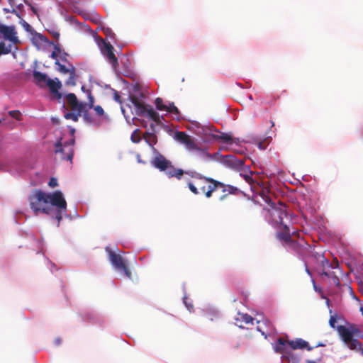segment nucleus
I'll use <instances>...</instances> for the list:
<instances>
[{
  "label": "nucleus",
  "mask_w": 363,
  "mask_h": 363,
  "mask_svg": "<svg viewBox=\"0 0 363 363\" xmlns=\"http://www.w3.org/2000/svg\"><path fill=\"white\" fill-rule=\"evenodd\" d=\"M28 201L35 216L40 213L50 215L57 220L58 224L67 213V202L60 191L47 194L41 190H35Z\"/></svg>",
  "instance_id": "1"
},
{
  "label": "nucleus",
  "mask_w": 363,
  "mask_h": 363,
  "mask_svg": "<svg viewBox=\"0 0 363 363\" xmlns=\"http://www.w3.org/2000/svg\"><path fill=\"white\" fill-rule=\"evenodd\" d=\"M325 345V344H323V343H318L315 345V347H324Z\"/></svg>",
  "instance_id": "52"
},
{
  "label": "nucleus",
  "mask_w": 363,
  "mask_h": 363,
  "mask_svg": "<svg viewBox=\"0 0 363 363\" xmlns=\"http://www.w3.org/2000/svg\"><path fill=\"white\" fill-rule=\"evenodd\" d=\"M129 99H130L131 104H133V106L135 107V110L144 104L143 101L140 99L135 95H130Z\"/></svg>",
  "instance_id": "26"
},
{
  "label": "nucleus",
  "mask_w": 363,
  "mask_h": 363,
  "mask_svg": "<svg viewBox=\"0 0 363 363\" xmlns=\"http://www.w3.org/2000/svg\"><path fill=\"white\" fill-rule=\"evenodd\" d=\"M206 184H203L202 186H200V191L202 194H203L206 196Z\"/></svg>",
  "instance_id": "47"
},
{
  "label": "nucleus",
  "mask_w": 363,
  "mask_h": 363,
  "mask_svg": "<svg viewBox=\"0 0 363 363\" xmlns=\"http://www.w3.org/2000/svg\"><path fill=\"white\" fill-rule=\"evenodd\" d=\"M9 4L13 6L15 4V0H8Z\"/></svg>",
  "instance_id": "51"
},
{
  "label": "nucleus",
  "mask_w": 363,
  "mask_h": 363,
  "mask_svg": "<svg viewBox=\"0 0 363 363\" xmlns=\"http://www.w3.org/2000/svg\"><path fill=\"white\" fill-rule=\"evenodd\" d=\"M121 111L123 114H125V110L123 108H121Z\"/></svg>",
  "instance_id": "60"
},
{
  "label": "nucleus",
  "mask_w": 363,
  "mask_h": 363,
  "mask_svg": "<svg viewBox=\"0 0 363 363\" xmlns=\"http://www.w3.org/2000/svg\"><path fill=\"white\" fill-rule=\"evenodd\" d=\"M56 80L57 81L55 82L53 79H49L45 86H48L50 91L55 94L57 98L60 99H61L62 95L58 90L61 88L62 84L57 79H56Z\"/></svg>",
  "instance_id": "20"
},
{
  "label": "nucleus",
  "mask_w": 363,
  "mask_h": 363,
  "mask_svg": "<svg viewBox=\"0 0 363 363\" xmlns=\"http://www.w3.org/2000/svg\"><path fill=\"white\" fill-rule=\"evenodd\" d=\"M306 363H316V362L313 360H307Z\"/></svg>",
  "instance_id": "55"
},
{
  "label": "nucleus",
  "mask_w": 363,
  "mask_h": 363,
  "mask_svg": "<svg viewBox=\"0 0 363 363\" xmlns=\"http://www.w3.org/2000/svg\"><path fill=\"white\" fill-rule=\"evenodd\" d=\"M67 54L65 52H61V54L59 55V57H60V60L64 62H68V60H67Z\"/></svg>",
  "instance_id": "43"
},
{
  "label": "nucleus",
  "mask_w": 363,
  "mask_h": 363,
  "mask_svg": "<svg viewBox=\"0 0 363 363\" xmlns=\"http://www.w3.org/2000/svg\"><path fill=\"white\" fill-rule=\"evenodd\" d=\"M146 125H147L146 123H143V127H146Z\"/></svg>",
  "instance_id": "61"
},
{
  "label": "nucleus",
  "mask_w": 363,
  "mask_h": 363,
  "mask_svg": "<svg viewBox=\"0 0 363 363\" xmlns=\"http://www.w3.org/2000/svg\"><path fill=\"white\" fill-rule=\"evenodd\" d=\"M218 189H221L223 193V194L219 197L220 201L225 200L230 194L237 195L240 192L237 187L230 184H225L223 182H220V186L218 185Z\"/></svg>",
  "instance_id": "17"
},
{
  "label": "nucleus",
  "mask_w": 363,
  "mask_h": 363,
  "mask_svg": "<svg viewBox=\"0 0 363 363\" xmlns=\"http://www.w3.org/2000/svg\"><path fill=\"white\" fill-rule=\"evenodd\" d=\"M145 116H146L150 120L153 121L157 125L161 124L162 119H164L163 116H160L159 113L155 111L151 106L148 108Z\"/></svg>",
  "instance_id": "22"
},
{
  "label": "nucleus",
  "mask_w": 363,
  "mask_h": 363,
  "mask_svg": "<svg viewBox=\"0 0 363 363\" xmlns=\"http://www.w3.org/2000/svg\"><path fill=\"white\" fill-rule=\"evenodd\" d=\"M241 318L242 320L245 322L246 324L252 323L253 322V318L247 314H242Z\"/></svg>",
  "instance_id": "37"
},
{
  "label": "nucleus",
  "mask_w": 363,
  "mask_h": 363,
  "mask_svg": "<svg viewBox=\"0 0 363 363\" xmlns=\"http://www.w3.org/2000/svg\"><path fill=\"white\" fill-rule=\"evenodd\" d=\"M336 322H337L336 315H331L329 319V325H330V327L333 328H335Z\"/></svg>",
  "instance_id": "39"
},
{
  "label": "nucleus",
  "mask_w": 363,
  "mask_h": 363,
  "mask_svg": "<svg viewBox=\"0 0 363 363\" xmlns=\"http://www.w3.org/2000/svg\"><path fill=\"white\" fill-rule=\"evenodd\" d=\"M175 139L183 144L189 151H192L197 148L198 144L194 138L187 135L184 132L177 131L175 133Z\"/></svg>",
  "instance_id": "10"
},
{
  "label": "nucleus",
  "mask_w": 363,
  "mask_h": 363,
  "mask_svg": "<svg viewBox=\"0 0 363 363\" xmlns=\"http://www.w3.org/2000/svg\"><path fill=\"white\" fill-rule=\"evenodd\" d=\"M70 133H71V135L73 136V135H74V133H75V130H74V128H71V129H70Z\"/></svg>",
  "instance_id": "53"
},
{
  "label": "nucleus",
  "mask_w": 363,
  "mask_h": 363,
  "mask_svg": "<svg viewBox=\"0 0 363 363\" xmlns=\"http://www.w3.org/2000/svg\"><path fill=\"white\" fill-rule=\"evenodd\" d=\"M60 54H61V49L58 45H55V50L51 53L50 57L55 59L56 61Z\"/></svg>",
  "instance_id": "35"
},
{
  "label": "nucleus",
  "mask_w": 363,
  "mask_h": 363,
  "mask_svg": "<svg viewBox=\"0 0 363 363\" xmlns=\"http://www.w3.org/2000/svg\"><path fill=\"white\" fill-rule=\"evenodd\" d=\"M113 99H114V100L116 101H117L118 103H121V96L119 95V94L116 91H114Z\"/></svg>",
  "instance_id": "44"
},
{
  "label": "nucleus",
  "mask_w": 363,
  "mask_h": 363,
  "mask_svg": "<svg viewBox=\"0 0 363 363\" xmlns=\"http://www.w3.org/2000/svg\"><path fill=\"white\" fill-rule=\"evenodd\" d=\"M58 66L57 70L63 74H69L71 72L72 65H69V67H66L64 65L60 63L59 60H57L55 62Z\"/></svg>",
  "instance_id": "28"
},
{
  "label": "nucleus",
  "mask_w": 363,
  "mask_h": 363,
  "mask_svg": "<svg viewBox=\"0 0 363 363\" xmlns=\"http://www.w3.org/2000/svg\"><path fill=\"white\" fill-rule=\"evenodd\" d=\"M57 180L54 177H52L48 182V185L52 188L57 186Z\"/></svg>",
  "instance_id": "42"
},
{
  "label": "nucleus",
  "mask_w": 363,
  "mask_h": 363,
  "mask_svg": "<svg viewBox=\"0 0 363 363\" xmlns=\"http://www.w3.org/2000/svg\"><path fill=\"white\" fill-rule=\"evenodd\" d=\"M11 11L9 9H7V8H4L3 9V11L4 13H11Z\"/></svg>",
  "instance_id": "50"
},
{
  "label": "nucleus",
  "mask_w": 363,
  "mask_h": 363,
  "mask_svg": "<svg viewBox=\"0 0 363 363\" xmlns=\"http://www.w3.org/2000/svg\"><path fill=\"white\" fill-rule=\"evenodd\" d=\"M52 36L56 39L58 40L60 38V33L57 31H52Z\"/></svg>",
  "instance_id": "48"
},
{
  "label": "nucleus",
  "mask_w": 363,
  "mask_h": 363,
  "mask_svg": "<svg viewBox=\"0 0 363 363\" xmlns=\"http://www.w3.org/2000/svg\"><path fill=\"white\" fill-rule=\"evenodd\" d=\"M244 178L247 182H250L251 181H252V178L250 175H245Z\"/></svg>",
  "instance_id": "49"
},
{
  "label": "nucleus",
  "mask_w": 363,
  "mask_h": 363,
  "mask_svg": "<svg viewBox=\"0 0 363 363\" xmlns=\"http://www.w3.org/2000/svg\"><path fill=\"white\" fill-rule=\"evenodd\" d=\"M75 143L74 138L70 139L68 142H65L62 145L61 140L55 144V154L60 155V159L72 162L74 156V145Z\"/></svg>",
  "instance_id": "7"
},
{
  "label": "nucleus",
  "mask_w": 363,
  "mask_h": 363,
  "mask_svg": "<svg viewBox=\"0 0 363 363\" xmlns=\"http://www.w3.org/2000/svg\"><path fill=\"white\" fill-rule=\"evenodd\" d=\"M238 347H239V345L237 344L236 346H235V348H238Z\"/></svg>",
  "instance_id": "62"
},
{
  "label": "nucleus",
  "mask_w": 363,
  "mask_h": 363,
  "mask_svg": "<svg viewBox=\"0 0 363 363\" xmlns=\"http://www.w3.org/2000/svg\"><path fill=\"white\" fill-rule=\"evenodd\" d=\"M20 23L27 32H31L33 30L31 26L25 21L23 18L21 19Z\"/></svg>",
  "instance_id": "36"
},
{
  "label": "nucleus",
  "mask_w": 363,
  "mask_h": 363,
  "mask_svg": "<svg viewBox=\"0 0 363 363\" xmlns=\"http://www.w3.org/2000/svg\"><path fill=\"white\" fill-rule=\"evenodd\" d=\"M284 245L286 247H288L292 250L298 252L301 250V244L296 240H294L291 238L289 241H287L285 244H284Z\"/></svg>",
  "instance_id": "25"
},
{
  "label": "nucleus",
  "mask_w": 363,
  "mask_h": 363,
  "mask_svg": "<svg viewBox=\"0 0 363 363\" xmlns=\"http://www.w3.org/2000/svg\"><path fill=\"white\" fill-rule=\"evenodd\" d=\"M149 107L150 106H147L144 103L143 105H141V106L135 110L136 115L138 116H145V113L147 112Z\"/></svg>",
  "instance_id": "30"
},
{
  "label": "nucleus",
  "mask_w": 363,
  "mask_h": 363,
  "mask_svg": "<svg viewBox=\"0 0 363 363\" xmlns=\"http://www.w3.org/2000/svg\"><path fill=\"white\" fill-rule=\"evenodd\" d=\"M194 155L196 158L202 162H209L214 159V157L210 154L206 149L201 148L199 145L194 150Z\"/></svg>",
  "instance_id": "18"
},
{
  "label": "nucleus",
  "mask_w": 363,
  "mask_h": 363,
  "mask_svg": "<svg viewBox=\"0 0 363 363\" xmlns=\"http://www.w3.org/2000/svg\"><path fill=\"white\" fill-rule=\"evenodd\" d=\"M82 90L84 92H86V90L85 89L84 86H82Z\"/></svg>",
  "instance_id": "56"
},
{
  "label": "nucleus",
  "mask_w": 363,
  "mask_h": 363,
  "mask_svg": "<svg viewBox=\"0 0 363 363\" xmlns=\"http://www.w3.org/2000/svg\"><path fill=\"white\" fill-rule=\"evenodd\" d=\"M337 330L343 342L350 349L355 350L358 346H360L361 343L357 339L353 338L354 336H359L361 333L357 325H339L337 327Z\"/></svg>",
  "instance_id": "4"
},
{
  "label": "nucleus",
  "mask_w": 363,
  "mask_h": 363,
  "mask_svg": "<svg viewBox=\"0 0 363 363\" xmlns=\"http://www.w3.org/2000/svg\"><path fill=\"white\" fill-rule=\"evenodd\" d=\"M69 74V77L67 79L66 84L67 85L75 86L76 85V69L74 66H72V70Z\"/></svg>",
  "instance_id": "27"
},
{
  "label": "nucleus",
  "mask_w": 363,
  "mask_h": 363,
  "mask_svg": "<svg viewBox=\"0 0 363 363\" xmlns=\"http://www.w3.org/2000/svg\"><path fill=\"white\" fill-rule=\"evenodd\" d=\"M362 354L363 355V348L362 349Z\"/></svg>",
  "instance_id": "63"
},
{
  "label": "nucleus",
  "mask_w": 363,
  "mask_h": 363,
  "mask_svg": "<svg viewBox=\"0 0 363 363\" xmlns=\"http://www.w3.org/2000/svg\"><path fill=\"white\" fill-rule=\"evenodd\" d=\"M187 186L191 192H192L195 195H198L200 194V191H199L198 188L196 186V185L200 186H202L203 184L201 181L197 179H193V181L186 180Z\"/></svg>",
  "instance_id": "24"
},
{
  "label": "nucleus",
  "mask_w": 363,
  "mask_h": 363,
  "mask_svg": "<svg viewBox=\"0 0 363 363\" xmlns=\"http://www.w3.org/2000/svg\"><path fill=\"white\" fill-rule=\"evenodd\" d=\"M17 7L19 10H21V9L23 7V4H19L17 6Z\"/></svg>",
  "instance_id": "54"
},
{
  "label": "nucleus",
  "mask_w": 363,
  "mask_h": 363,
  "mask_svg": "<svg viewBox=\"0 0 363 363\" xmlns=\"http://www.w3.org/2000/svg\"><path fill=\"white\" fill-rule=\"evenodd\" d=\"M82 113H83V117H84V118L86 121H88V122H91L92 121L91 117L90 116V115L88 113L87 110H86V107L84 108V111Z\"/></svg>",
  "instance_id": "41"
},
{
  "label": "nucleus",
  "mask_w": 363,
  "mask_h": 363,
  "mask_svg": "<svg viewBox=\"0 0 363 363\" xmlns=\"http://www.w3.org/2000/svg\"><path fill=\"white\" fill-rule=\"evenodd\" d=\"M113 50L114 48L110 43H104V46L101 48L103 55L106 57L108 62L111 64L112 67L116 69L118 67V63Z\"/></svg>",
  "instance_id": "14"
},
{
  "label": "nucleus",
  "mask_w": 363,
  "mask_h": 363,
  "mask_svg": "<svg viewBox=\"0 0 363 363\" xmlns=\"http://www.w3.org/2000/svg\"><path fill=\"white\" fill-rule=\"evenodd\" d=\"M0 35L5 40H9L13 44H17L19 42L13 26H6L0 23Z\"/></svg>",
  "instance_id": "12"
},
{
  "label": "nucleus",
  "mask_w": 363,
  "mask_h": 363,
  "mask_svg": "<svg viewBox=\"0 0 363 363\" xmlns=\"http://www.w3.org/2000/svg\"><path fill=\"white\" fill-rule=\"evenodd\" d=\"M35 38L39 40L41 43H48V38L45 35H43V34H40V33H37L35 35Z\"/></svg>",
  "instance_id": "40"
},
{
  "label": "nucleus",
  "mask_w": 363,
  "mask_h": 363,
  "mask_svg": "<svg viewBox=\"0 0 363 363\" xmlns=\"http://www.w3.org/2000/svg\"><path fill=\"white\" fill-rule=\"evenodd\" d=\"M287 345L292 350L306 349L308 351H311L313 349V347L309 346L308 342L301 338L286 340L283 337H279L274 346V350L276 352L282 354L284 363H286V361L289 362L291 359H295L294 355L288 350Z\"/></svg>",
  "instance_id": "2"
},
{
  "label": "nucleus",
  "mask_w": 363,
  "mask_h": 363,
  "mask_svg": "<svg viewBox=\"0 0 363 363\" xmlns=\"http://www.w3.org/2000/svg\"><path fill=\"white\" fill-rule=\"evenodd\" d=\"M143 138L146 141V143L155 151L157 150L155 149L154 145L157 142V135L153 133H149L146 132L143 135Z\"/></svg>",
  "instance_id": "23"
},
{
  "label": "nucleus",
  "mask_w": 363,
  "mask_h": 363,
  "mask_svg": "<svg viewBox=\"0 0 363 363\" xmlns=\"http://www.w3.org/2000/svg\"><path fill=\"white\" fill-rule=\"evenodd\" d=\"M164 172H165L166 175L169 178L174 177L178 180L182 179V178L184 175H187L191 178L192 174H191V173L195 172V171H191V170L184 171L182 169L176 168L172 164V162L168 165V168H167Z\"/></svg>",
  "instance_id": "13"
},
{
  "label": "nucleus",
  "mask_w": 363,
  "mask_h": 363,
  "mask_svg": "<svg viewBox=\"0 0 363 363\" xmlns=\"http://www.w3.org/2000/svg\"><path fill=\"white\" fill-rule=\"evenodd\" d=\"M11 13H13L14 15H16L18 18H19L20 19L22 18V16L21 15V13L19 12H18L15 9H13L11 11Z\"/></svg>",
  "instance_id": "46"
},
{
  "label": "nucleus",
  "mask_w": 363,
  "mask_h": 363,
  "mask_svg": "<svg viewBox=\"0 0 363 363\" xmlns=\"http://www.w3.org/2000/svg\"><path fill=\"white\" fill-rule=\"evenodd\" d=\"M86 94L88 97V103L86 104V106H88L89 108H92L94 107V98L90 89H86Z\"/></svg>",
  "instance_id": "32"
},
{
  "label": "nucleus",
  "mask_w": 363,
  "mask_h": 363,
  "mask_svg": "<svg viewBox=\"0 0 363 363\" xmlns=\"http://www.w3.org/2000/svg\"><path fill=\"white\" fill-rule=\"evenodd\" d=\"M282 230L278 232L276 235L277 238L282 242V244H285L289 241L292 236L295 235V233L291 234L289 228L286 225H281Z\"/></svg>",
  "instance_id": "19"
},
{
  "label": "nucleus",
  "mask_w": 363,
  "mask_h": 363,
  "mask_svg": "<svg viewBox=\"0 0 363 363\" xmlns=\"http://www.w3.org/2000/svg\"><path fill=\"white\" fill-rule=\"evenodd\" d=\"M9 116H11L12 118L18 120V121H21L22 120V114L21 113L18 111V110H13V111H10L9 112Z\"/></svg>",
  "instance_id": "34"
},
{
  "label": "nucleus",
  "mask_w": 363,
  "mask_h": 363,
  "mask_svg": "<svg viewBox=\"0 0 363 363\" xmlns=\"http://www.w3.org/2000/svg\"><path fill=\"white\" fill-rule=\"evenodd\" d=\"M221 162L225 166L235 169H240L245 163L243 160L238 159L233 155L223 156Z\"/></svg>",
  "instance_id": "15"
},
{
  "label": "nucleus",
  "mask_w": 363,
  "mask_h": 363,
  "mask_svg": "<svg viewBox=\"0 0 363 363\" xmlns=\"http://www.w3.org/2000/svg\"><path fill=\"white\" fill-rule=\"evenodd\" d=\"M191 174V179L199 180L203 184H208L206 189V197L208 199L211 198L213 196V193L218 189V185L220 186V182L217 181L211 177L203 176L196 172Z\"/></svg>",
  "instance_id": "8"
},
{
  "label": "nucleus",
  "mask_w": 363,
  "mask_h": 363,
  "mask_svg": "<svg viewBox=\"0 0 363 363\" xmlns=\"http://www.w3.org/2000/svg\"><path fill=\"white\" fill-rule=\"evenodd\" d=\"M155 104L157 110L165 111L168 113H173L176 115L177 120H180V112L177 107L174 106L173 102L169 103L168 104H164L163 99L157 97L155 101Z\"/></svg>",
  "instance_id": "11"
},
{
  "label": "nucleus",
  "mask_w": 363,
  "mask_h": 363,
  "mask_svg": "<svg viewBox=\"0 0 363 363\" xmlns=\"http://www.w3.org/2000/svg\"><path fill=\"white\" fill-rule=\"evenodd\" d=\"M272 127L274 126V122L273 121H270Z\"/></svg>",
  "instance_id": "58"
},
{
  "label": "nucleus",
  "mask_w": 363,
  "mask_h": 363,
  "mask_svg": "<svg viewBox=\"0 0 363 363\" xmlns=\"http://www.w3.org/2000/svg\"><path fill=\"white\" fill-rule=\"evenodd\" d=\"M109 258L111 264L116 269L123 271L128 278H131V272L120 255L109 251Z\"/></svg>",
  "instance_id": "9"
},
{
  "label": "nucleus",
  "mask_w": 363,
  "mask_h": 363,
  "mask_svg": "<svg viewBox=\"0 0 363 363\" xmlns=\"http://www.w3.org/2000/svg\"><path fill=\"white\" fill-rule=\"evenodd\" d=\"M259 147L260 149H262V143H261L259 144Z\"/></svg>",
  "instance_id": "59"
},
{
  "label": "nucleus",
  "mask_w": 363,
  "mask_h": 363,
  "mask_svg": "<svg viewBox=\"0 0 363 363\" xmlns=\"http://www.w3.org/2000/svg\"><path fill=\"white\" fill-rule=\"evenodd\" d=\"M216 138L226 144H232L233 143V138L228 133H221L219 135H216Z\"/></svg>",
  "instance_id": "29"
},
{
  "label": "nucleus",
  "mask_w": 363,
  "mask_h": 363,
  "mask_svg": "<svg viewBox=\"0 0 363 363\" xmlns=\"http://www.w3.org/2000/svg\"><path fill=\"white\" fill-rule=\"evenodd\" d=\"M92 108L94 109L96 114L99 116H101L104 114V111L103 108L99 105L96 106H94V107Z\"/></svg>",
  "instance_id": "38"
},
{
  "label": "nucleus",
  "mask_w": 363,
  "mask_h": 363,
  "mask_svg": "<svg viewBox=\"0 0 363 363\" xmlns=\"http://www.w3.org/2000/svg\"><path fill=\"white\" fill-rule=\"evenodd\" d=\"M11 45H9V47H6L5 43L4 42H0V55L9 54L11 52Z\"/></svg>",
  "instance_id": "33"
},
{
  "label": "nucleus",
  "mask_w": 363,
  "mask_h": 363,
  "mask_svg": "<svg viewBox=\"0 0 363 363\" xmlns=\"http://www.w3.org/2000/svg\"><path fill=\"white\" fill-rule=\"evenodd\" d=\"M24 2L26 4L28 5L30 7V9L31 11L35 13V14H38V11L37 9L33 6L27 0H24Z\"/></svg>",
  "instance_id": "45"
},
{
  "label": "nucleus",
  "mask_w": 363,
  "mask_h": 363,
  "mask_svg": "<svg viewBox=\"0 0 363 363\" xmlns=\"http://www.w3.org/2000/svg\"><path fill=\"white\" fill-rule=\"evenodd\" d=\"M267 212L268 221L274 227L283 225V219L287 216L286 206L281 202H279L278 204L272 203Z\"/></svg>",
  "instance_id": "6"
},
{
  "label": "nucleus",
  "mask_w": 363,
  "mask_h": 363,
  "mask_svg": "<svg viewBox=\"0 0 363 363\" xmlns=\"http://www.w3.org/2000/svg\"><path fill=\"white\" fill-rule=\"evenodd\" d=\"M319 262L320 276L327 277L332 284L340 287L341 285L340 278L344 275V272L339 267L337 260L334 259L330 263L323 255H319Z\"/></svg>",
  "instance_id": "3"
},
{
  "label": "nucleus",
  "mask_w": 363,
  "mask_h": 363,
  "mask_svg": "<svg viewBox=\"0 0 363 363\" xmlns=\"http://www.w3.org/2000/svg\"><path fill=\"white\" fill-rule=\"evenodd\" d=\"M130 139L134 143H138L141 140L140 130L138 129H136L133 132Z\"/></svg>",
  "instance_id": "31"
},
{
  "label": "nucleus",
  "mask_w": 363,
  "mask_h": 363,
  "mask_svg": "<svg viewBox=\"0 0 363 363\" xmlns=\"http://www.w3.org/2000/svg\"><path fill=\"white\" fill-rule=\"evenodd\" d=\"M171 163V161L167 160L164 156L157 152L155 157L152 160V164L161 172H164L168 165Z\"/></svg>",
  "instance_id": "16"
},
{
  "label": "nucleus",
  "mask_w": 363,
  "mask_h": 363,
  "mask_svg": "<svg viewBox=\"0 0 363 363\" xmlns=\"http://www.w3.org/2000/svg\"><path fill=\"white\" fill-rule=\"evenodd\" d=\"M106 34H109L111 33V30H109V29H107L106 31Z\"/></svg>",
  "instance_id": "57"
},
{
  "label": "nucleus",
  "mask_w": 363,
  "mask_h": 363,
  "mask_svg": "<svg viewBox=\"0 0 363 363\" xmlns=\"http://www.w3.org/2000/svg\"><path fill=\"white\" fill-rule=\"evenodd\" d=\"M33 75L35 83L38 86L41 87L45 86L48 81L49 80V78L48 77L46 74L42 73L38 71H34Z\"/></svg>",
  "instance_id": "21"
},
{
  "label": "nucleus",
  "mask_w": 363,
  "mask_h": 363,
  "mask_svg": "<svg viewBox=\"0 0 363 363\" xmlns=\"http://www.w3.org/2000/svg\"><path fill=\"white\" fill-rule=\"evenodd\" d=\"M67 102L72 112H67L65 114V118L67 120H72L77 122L79 117L82 115L86 107V103L79 102L76 95L73 93L68 94L66 96Z\"/></svg>",
  "instance_id": "5"
}]
</instances>
